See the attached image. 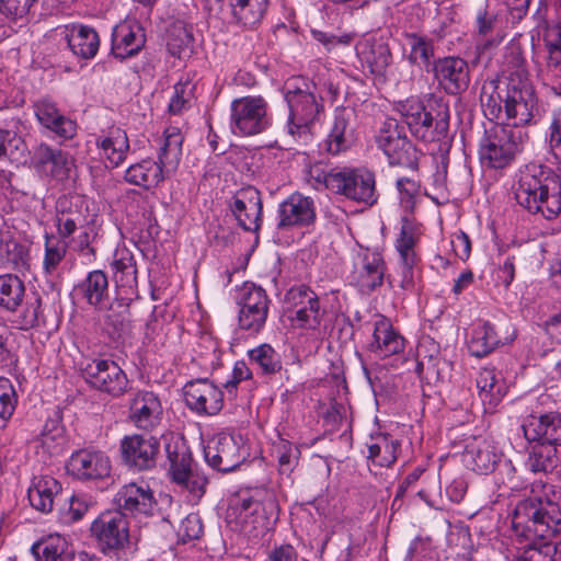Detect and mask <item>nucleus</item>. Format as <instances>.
<instances>
[{"mask_svg": "<svg viewBox=\"0 0 561 561\" xmlns=\"http://www.w3.org/2000/svg\"><path fill=\"white\" fill-rule=\"evenodd\" d=\"M515 199L530 214L556 219L561 215V175L542 165L527 164L520 170Z\"/></svg>", "mask_w": 561, "mask_h": 561, "instance_id": "obj_1", "label": "nucleus"}, {"mask_svg": "<svg viewBox=\"0 0 561 561\" xmlns=\"http://www.w3.org/2000/svg\"><path fill=\"white\" fill-rule=\"evenodd\" d=\"M317 84L305 77H293L284 84V98L289 108L288 134L301 145L312 140L311 126L324 110Z\"/></svg>", "mask_w": 561, "mask_h": 561, "instance_id": "obj_2", "label": "nucleus"}, {"mask_svg": "<svg viewBox=\"0 0 561 561\" xmlns=\"http://www.w3.org/2000/svg\"><path fill=\"white\" fill-rule=\"evenodd\" d=\"M561 525V507L545 496H530L517 503L512 528L516 537L527 540H546L556 536Z\"/></svg>", "mask_w": 561, "mask_h": 561, "instance_id": "obj_3", "label": "nucleus"}, {"mask_svg": "<svg viewBox=\"0 0 561 561\" xmlns=\"http://www.w3.org/2000/svg\"><path fill=\"white\" fill-rule=\"evenodd\" d=\"M168 459V476L188 502L197 504L206 492L208 480L196 469L192 453L181 435L168 432L161 434Z\"/></svg>", "mask_w": 561, "mask_h": 561, "instance_id": "obj_4", "label": "nucleus"}, {"mask_svg": "<svg viewBox=\"0 0 561 561\" xmlns=\"http://www.w3.org/2000/svg\"><path fill=\"white\" fill-rule=\"evenodd\" d=\"M401 112L411 134L424 142H447L449 133V107L435 100L428 108L419 100H408Z\"/></svg>", "mask_w": 561, "mask_h": 561, "instance_id": "obj_5", "label": "nucleus"}, {"mask_svg": "<svg viewBox=\"0 0 561 561\" xmlns=\"http://www.w3.org/2000/svg\"><path fill=\"white\" fill-rule=\"evenodd\" d=\"M525 134L504 124L492 123L480 140L479 156L483 165L503 169L511 164L522 150Z\"/></svg>", "mask_w": 561, "mask_h": 561, "instance_id": "obj_6", "label": "nucleus"}, {"mask_svg": "<svg viewBox=\"0 0 561 561\" xmlns=\"http://www.w3.org/2000/svg\"><path fill=\"white\" fill-rule=\"evenodd\" d=\"M527 442L536 443L526 460L531 472H549L558 465L556 446H561V423H523Z\"/></svg>", "mask_w": 561, "mask_h": 561, "instance_id": "obj_7", "label": "nucleus"}, {"mask_svg": "<svg viewBox=\"0 0 561 561\" xmlns=\"http://www.w3.org/2000/svg\"><path fill=\"white\" fill-rule=\"evenodd\" d=\"M284 313L293 329L317 331L325 316L318 294L308 285L291 286L283 298Z\"/></svg>", "mask_w": 561, "mask_h": 561, "instance_id": "obj_8", "label": "nucleus"}, {"mask_svg": "<svg viewBox=\"0 0 561 561\" xmlns=\"http://www.w3.org/2000/svg\"><path fill=\"white\" fill-rule=\"evenodd\" d=\"M249 457V447L241 435L219 433L204 447L206 462L220 472L236 470Z\"/></svg>", "mask_w": 561, "mask_h": 561, "instance_id": "obj_9", "label": "nucleus"}, {"mask_svg": "<svg viewBox=\"0 0 561 561\" xmlns=\"http://www.w3.org/2000/svg\"><path fill=\"white\" fill-rule=\"evenodd\" d=\"M91 536L105 554H117L129 545V523L121 511H105L91 524Z\"/></svg>", "mask_w": 561, "mask_h": 561, "instance_id": "obj_10", "label": "nucleus"}, {"mask_svg": "<svg viewBox=\"0 0 561 561\" xmlns=\"http://www.w3.org/2000/svg\"><path fill=\"white\" fill-rule=\"evenodd\" d=\"M270 302L265 289L251 282L243 283L237 296L239 328L251 334L259 333L266 323Z\"/></svg>", "mask_w": 561, "mask_h": 561, "instance_id": "obj_11", "label": "nucleus"}, {"mask_svg": "<svg viewBox=\"0 0 561 561\" xmlns=\"http://www.w3.org/2000/svg\"><path fill=\"white\" fill-rule=\"evenodd\" d=\"M377 146L391 165L416 168V151L407 138L404 128L394 118H387L376 136Z\"/></svg>", "mask_w": 561, "mask_h": 561, "instance_id": "obj_12", "label": "nucleus"}, {"mask_svg": "<svg viewBox=\"0 0 561 561\" xmlns=\"http://www.w3.org/2000/svg\"><path fill=\"white\" fill-rule=\"evenodd\" d=\"M274 506V496L265 490H255L253 494L244 492L232 504V508L238 512L242 530L255 536L268 529L266 508L272 510Z\"/></svg>", "mask_w": 561, "mask_h": 561, "instance_id": "obj_13", "label": "nucleus"}, {"mask_svg": "<svg viewBox=\"0 0 561 561\" xmlns=\"http://www.w3.org/2000/svg\"><path fill=\"white\" fill-rule=\"evenodd\" d=\"M270 125L267 103L262 96H243L231 102V128L241 136H253Z\"/></svg>", "mask_w": 561, "mask_h": 561, "instance_id": "obj_14", "label": "nucleus"}, {"mask_svg": "<svg viewBox=\"0 0 561 561\" xmlns=\"http://www.w3.org/2000/svg\"><path fill=\"white\" fill-rule=\"evenodd\" d=\"M400 224V230L394 242L400 259L401 278L399 286L409 290L414 286V271L419 263L415 248L421 237V225L408 216H402Z\"/></svg>", "mask_w": 561, "mask_h": 561, "instance_id": "obj_15", "label": "nucleus"}, {"mask_svg": "<svg viewBox=\"0 0 561 561\" xmlns=\"http://www.w3.org/2000/svg\"><path fill=\"white\" fill-rule=\"evenodd\" d=\"M335 194L373 206L378 199L374 172L366 168L339 169Z\"/></svg>", "mask_w": 561, "mask_h": 561, "instance_id": "obj_16", "label": "nucleus"}, {"mask_svg": "<svg viewBox=\"0 0 561 561\" xmlns=\"http://www.w3.org/2000/svg\"><path fill=\"white\" fill-rule=\"evenodd\" d=\"M81 374L91 387L112 397H119L127 390L126 374L113 360L93 359L82 368Z\"/></svg>", "mask_w": 561, "mask_h": 561, "instance_id": "obj_17", "label": "nucleus"}, {"mask_svg": "<svg viewBox=\"0 0 561 561\" xmlns=\"http://www.w3.org/2000/svg\"><path fill=\"white\" fill-rule=\"evenodd\" d=\"M432 72L438 85L450 95L466 91L470 83L468 62L456 56L437 58L433 62Z\"/></svg>", "mask_w": 561, "mask_h": 561, "instance_id": "obj_18", "label": "nucleus"}, {"mask_svg": "<svg viewBox=\"0 0 561 561\" xmlns=\"http://www.w3.org/2000/svg\"><path fill=\"white\" fill-rule=\"evenodd\" d=\"M124 461L139 471L156 466L160 440L149 433L126 436L121 444Z\"/></svg>", "mask_w": 561, "mask_h": 561, "instance_id": "obj_19", "label": "nucleus"}, {"mask_svg": "<svg viewBox=\"0 0 561 561\" xmlns=\"http://www.w3.org/2000/svg\"><path fill=\"white\" fill-rule=\"evenodd\" d=\"M184 397L187 407L199 415H216L224 405L222 391L206 378L186 382Z\"/></svg>", "mask_w": 561, "mask_h": 561, "instance_id": "obj_20", "label": "nucleus"}, {"mask_svg": "<svg viewBox=\"0 0 561 561\" xmlns=\"http://www.w3.org/2000/svg\"><path fill=\"white\" fill-rule=\"evenodd\" d=\"M230 209L245 231H257L262 217L261 193L253 186L242 187L233 195Z\"/></svg>", "mask_w": 561, "mask_h": 561, "instance_id": "obj_21", "label": "nucleus"}, {"mask_svg": "<svg viewBox=\"0 0 561 561\" xmlns=\"http://www.w3.org/2000/svg\"><path fill=\"white\" fill-rule=\"evenodd\" d=\"M67 468L79 480H101L110 476L111 461L102 451L80 449L70 456Z\"/></svg>", "mask_w": 561, "mask_h": 561, "instance_id": "obj_22", "label": "nucleus"}, {"mask_svg": "<svg viewBox=\"0 0 561 561\" xmlns=\"http://www.w3.org/2000/svg\"><path fill=\"white\" fill-rule=\"evenodd\" d=\"M278 229L305 227L316 219L314 202L300 193L289 195L278 206Z\"/></svg>", "mask_w": 561, "mask_h": 561, "instance_id": "obj_23", "label": "nucleus"}, {"mask_svg": "<svg viewBox=\"0 0 561 561\" xmlns=\"http://www.w3.org/2000/svg\"><path fill=\"white\" fill-rule=\"evenodd\" d=\"M32 163L37 170L49 172L60 182L68 180L75 168V159L69 152L53 148L45 142L34 148Z\"/></svg>", "mask_w": 561, "mask_h": 561, "instance_id": "obj_24", "label": "nucleus"}, {"mask_svg": "<svg viewBox=\"0 0 561 561\" xmlns=\"http://www.w3.org/2000/svg\"><path fill=\"white\" fill-rule=\"evenodd\" d=\"M114 503L124 514H152L156 500L150 486L144 482H130L123 485L115 494Z\"/></svg>", "mask_w": 561, "mask_h": 561, "instance_id": "obj_25", "label": "nucleus"}, {"mask_svg": "<svg viewBox=\"0 0 561 561\" xmlns=\"http://www.w3.org/2000/svg\"><path fill=\"white\" fill-rule=\"evenodd\" d=\"M33 111L39 125L57 137L71 139L76 136V122L65 116L50 98L44 96L33 102Z\"/></svg>", "mask_w": 561, "mask_h": 561, "instance_id": "obj_26", "label": "nucleus"}, {"mask_svg": "<svg viewBox=\"0 0 561 561\" xmlns=\"http://www.w3.org/2000/svg\"><path fill=\"white\" fill-rule=\"evenodd\" d=\"M146 36L141 25L135 21H123L112 32V55L119 59L136 56L145 46Z\"/></svg>", "mask_w": 561, "mask_h": 561, "instance_id": "obj_27", "label": "nucleus"}, {"mask_svg": "<svg viewBox=\"0 0 561 561\" xmlns=\"http://www.w3.org/2000/svg\"><path fill=\"white\" fill-rule=\"evenodd\" d=\"M356 53L363 66L374 76L383 77L391 64L392 55L389 45L381 38L368 37L359 41Z\"/></svg>", "mask_w": 561, "mask_h": 561, "instance_id": "obj_28", "label": "nucleus"}, {"mask_svg": "<svg viewBox=\"0 0 561 561\" xmlns=\"http://www.w3.org/2000/svg\"><path fill=\"white\" fill-rule=\"evenodd\" d=\"M504 114L506 124L515 129L535 122L540 115L535 92L525 91L523 95L505 96Z\"/></svg>", "mask_w": 561, "mask_h": 561, "instance_id": "obj_29", "label": "nucleus"}, {"mask_svg": "<svg viewBox=\"0 0 561 561\" xmlns=\"http://www.w3.org/2000/svg\"><path fill=\"white\" fill-rule=\"evenodd\" d=\"M14 327L22 331L41 330L48 327L46 307L39 294L26 295L15 311H11Z\"/></svg>", "mask_w": 561, "mask_h": 561, "instance_id": "obj_30", "label": "nucleus"}, {"mask_svg": "<svg viewBox=\"0 0 561 561\" xmlns=\"http://www.w3.org/2000/svg\"><path fill=\"white\" fill-rule=\"evenodd\" d=\"M405 339L393 328L389 319L378 316L374 322L369 350L382 357L398 355L404 351Z\"/></svg>", "mask_w": 561, "mask_h": 561, "instance_id": "obj_31", "label": "nucleus"}, {"mask_svg": "<svg viewBox=\"0 0 561 561\" xmlns=\"http://www.w3.org/2000/svg\"><path fill=\"white\" fill-rule=\"evenodd\" d=\"M547 54L546 62L539 65L536 60L538 73L550 82V88L556 95L561 96V31H551L545 37Z\"/></svg>", "mask_w": 561, "mask_h": 561, "instance_id": "obj_32", "label": "nucleus"}, {"mask_svg": "<svg viewBox=\"0 0 561 561\" xmlns=\"http://www.w3.org/2000/svg\"><path fill=\"white\" fill-rule=\"evenodd\" d=\"M358 259L355 266L357 282L363 289L373 291L383 283L386 265L382 255L376 250L363 249Z\"/></svg>", "mask_w": 561, "mask_h": 561, "instance_id": "obj_33", "label": "nucleus"}, {"mask_svg": "<svg viewBox=\"0 0 561 561\" xmlns=\"http://www.w3.org/2000/svg\"><path fill=\"white\" fill-rule=\"evenodd\" d=\"M98 149L112 168L119 167L130 149L127 133L117 126L110 127L95 140Z\"/></svg>", "mask_w": 561, "mask_h": 561, "instance_id": "obj_34", "label": "nucleus"}, {"mask_svg": "<svg viewBox=\"0 0 561 561\" xmlns=\"http://www.w3.org/2000/svg\"><path fill=\"white\" fill-rule=\"evenodd\" d=\"M351 113L346 110H336L330 131L320 148L336 156L346 151L353 144V129L350 124Z\"/></svg>", "mask_w": 561, "mask_h": 561, "instance_id": "obj_35", "label": "nucleus"}, {"mask_svg": "<svg viewBox=\"0 0 561 561\" xmlns=\"http://www.w3.org/2000/svg\"><path fill=\"white\" fill-rule=\"evenodd\" d=\"M66 41L73 55L82 59H91L99 51L100 37L98 32L87 25L73 24L66 27Z\"/></svg>", "mask_w": 561, "mask_h": 561, "instance_id": "obj_36", "label": "nucleus"}, {"mask_svg": "<svg viewBox=\"0 0 561 561\" xmlns=\"http://www.w3.org/2000/svg\"><path fill=\"white\" fill-rule=\"evenodd\" d=\"M61 484L50 476L34 477L27 490L32 507L42 513H49L54 507L55 497L60 493Z\"/></svg>", "mask_w": 561, "mask_h": 561, "instance_id": "obj_37", "label": "nucleus"}, {"mask_svg": "<svg viewBox=\"0 0 561 561\" xmlns=\"http://www.w3.org/2000/svg\"><path fill=\"white\" fill-rule=\"evenodd\" d=\"M371 438L375 442L368 446V467L370 472L377 474L374 468H388L396 462L400 443L389 434L381 432L371 435Z\"/></svg>", "mask_w": 561, "mask_h": 561, "instance_id": "obj_38", "label": "nucleus"}, {"mask_svg": "<svg viewBox=\"0 0 561 561\" xmlns=\"http://www.w3.org/2000/svg\"><path fill=\"white\" fill-rule=\"evenodd\" d=\"M77 290L88 305L99 310L107 308L110 298L108 279L103 271L89 272L87 277L78 285Z\"/></svg>", "mask_w": 561, "mask_h": 561, "instance_id": "obj_39", "label": "nucleus"}, {"mask_svg": "<svg viewBox=\"0 0 561 561\" xmlns=\"http://www.w3.org/2000/svg\"><path fill=\"white\" fill-rule=\"evenodd\" d=\"M404 37L410 47V51L407 56L409 64L432 71L433 62L436 60V41L416 32L405 33Z\"/></svg>", "mask_w": 561, "mask_h": 561, "instance_id": "obj_40", "label": "nucleus"}, {"mask_svg": "<svg viewBox=\"0 0 561 561\" xmlns=\"http://www.w3.org/2000/svg\"><path fill=\"white\" fill-rule=\"evenodd\" d=\"M182 144L183 137L179 128L170 127L164 130V138L156 163L167 176L174 172L180 164Z\"/></svg>", "mask_w": 561, "mask_h": 561, "instance_id": "obj_41", "label": "nucleus"}, {"mask_svg": "<svg viewBox=\"0 0 561 561\" xmlns=\"http://www.w3.org/2000/svg\"><path fill=\"white\" fill-rule=\"evenodd\" d=\"M507 60L506 72V95L518 96L525 91L535 92L528 78L525 59L519 51H512Z\"/></svg>", "mask_w": 561, "mask_h": 561, "instance_id": "obj_42", "label": "nucleus"}, {"mask_svg": "<svg viewBox=\"0 0 561 561\" xmlns=\"http://www.w3.org/2000/svg\"><path fill=\"white\" fill-rule=\"evenodd\" d=\"M165 178L167 175L152 159H144L129 165L124 175V180L127 183L145 190L157 187Z\"/></svg>", "mask_w": 561, "mask_h": 561, "instance_id": "obj_43", "label": "nucleus"}, {"mask_svg": "<svg viewBox=\"0 0 561 561\" xmlns=\"http://www.w3.org/2000/svg\"><path fill=\"white\" fill-rule=\"evenodd\" d=\"M465 457L468 467L481 474L492 472L499 460L494 447L486 439H481L476 444H466Z\"/></svg>", "mask_w": 561, "mask_h": 561, "instance_id": "obj_44", "label": "nucleus"}, {"mask_svg": "<svg viewBox=\"0 0 561 561\" xmlns=\"http://www.w3.org/2000/svg\"><path fill=\"white\" fill-rule=\"evenodd\" d=\"M163 408L159 397L152 391H138L129 402L130 421L161 420Z\"/></svg>", "mask_w": 561, "mask_h": 561, "instance_id": "obj_45", "label": "nucleus"}, {"mask_svg": "<svg viewBox=\"0 0 561 561\" xmlns=\"http://www.w3.org/2000/svg\"><path fill=\"white\" fill-rule=\"evenodd\" d=\"M111 270L116 286L130 289L137 286L136 261L128 249L122 248L114 252Z\"/></svg>", "mask_w": 561, "mask_h": 561, "instance_id": "obj_46", "label": "nucleus"}, {"mask_svg": "<svg viewBox=\"0 0 561 561\" xmlns=\"http://www.w3.org/2000/svg\"><path fill=\"white\" fill-rule=\"evenodd\" d=\"M500 344V337L494 327L488 322L478 323L468 342V350L472 356L484 357L493 352Z\"/></svg>", "mask_w": 561, "mask_h": 561, "instance_id": "obj_47", "label": "nucleus"}, {"mask_svg": "<svg viewBox=\"0 0 561 561\" xmlns=\"http://www.w3.org/2000/svg\"><path fill=\"white\" fill-rule=\"evenodd\" d=\"M32 553L36 561H61L67 558L68 542L59 535H50L32 546Z\"/></svg>", "mask_w": 561, "mask_h": 561, "instance_id": "obj_48", "label": "nucleus"}, {"mask_svg": "<svg viewBox=\"0 0 561 561\" xmlns=\"http://www.w3.org/2000/svg\"><path fill=\"white\" fill-rule=\"evenodd\" d=\"M25 296V286L20 277L12 274L0 275V308L15 311Z\"/></svg>", "mask_w": 561, "mask_h": 561, "instance_id": "obj_49", "label": "nucleus"}, {"mask_svg": "<svg viewBox=\"0 0 561 561\" xmlns=\"http://www.w3.org/2000/svg\"><path fill=\"white\" fill-rule=\"evenodd\" d=\"M268 0H232V15L243 26H253L264 16Z\"/></svg>", "mask_w": 561, "mask_h": 561, "instance_id": "obj_50", "label": "nucleus"}, {"mask_svg": "<svg viewBox=\"0 0 561 561\" xmlns=\"http://www.w3.org/2000/svg\"><path fill=\"white\" fill-rule=\"evenodd\" d=\"M500 81L497 79L484 80L481 92L480 103L484 115L492 122L502 118V103L505 98L499 91Z\"/></svg>", "mask_w": 561, "mask_h": 561, "instance_id": "obj_51", "label": "nucleus"}, {"mask_svg": "<svg viewBox=\"0 0 561 561\" xmlns=\"http://www.w3.org/2000/svg\"><path fill=\"white\" fill-rule=\"evenodd\" d=\"M516 561H561V542L546 540L529 541Z\"/></svg>", "mask_w": 561, "mask_h": 561, "instance_id": "obj_52", "label": "nucleus"}, {"mask_svg": "<svg viewBox=\"0 0 561 561\" xmlns=\"http://www.w3.org/2000/svg\"><path fill=\"white\" fill-rule=\"evenodd\" d=\"M45 254L43 260V271L46 275L53 274L61 261L65 259L68 243L57 236L45 233Z\"/></svg>", "mask_w": 561, "mask_h": 561, "instance_id": "obj_53", "label": "nucleus"}, {"mask_svg": "<svg viewBox=\"0 0 561 561\" xmlns=\"http://www.w3.org/2000/svg\"><path fill=\"white\" fill-rule=\"evenodd\" d=\"M477 388L481 399L489 400V402L500 400L505 393L495 369L491 367L482 368L479 371Z\"/></svg>", "mask_w": 561, "mask_h": 561, "instance_id": "obj_54", "label": "nucleus"}, {"mask_svg": "<svg viewBox=\"0 0 561 561\" xmlns=\"http://www.w3.org/2000/svg\"><path fill=\"white\" fill-rule=\"evenodd\" d=\"M249 356L264 374H274L282 368L279 355L268 344H262L249 351Z\"/></svg>", "mask_w": 561, "mask_h": 561, "instance_id": "obj_55", "label": "nucleus"}, {"mask_svg": "<svg viewBox=\"0 0 561 561\" xmlns=\"http://www.w3.org/2000/svg\"><path fill=\"white\" fill-rule=\"evenodd\" d=\"M195 85L190 81H180L174 85L173 95L169 103V112L180 114L192 106Z\"/></svg>", "mask_w": 561, "mask_h": 561, "instance_id": "obj_56", "label": "nucleus"}, {"mask_svg": "<svg viewBox=\"0 0 561 561\" xmlns=\"http://www.w3.org/2000/svg\"><path fill=\"white\" fill-rule=\"evenodd\" d=\"M397 188L403 210L405 213H413L421 193L419 182L409 178H400L397 180Z\"/></svg>", "mask_w": 561, "mask_h": 561, "instance_id": "obj_57", "label": "nucleus"}, {"mask_svg": "<svg viewBox=\"0 0 561 561\" xmlns=\"http://www.w3.org/2000/svg\"><path fill=\"white\" fill-rule=\"evenodd\" d=\"M308 176V181L314 190L322 191L327 188L335 193L339 169L327 171L320 164H316L309 169Z\"/></svg>", "mask_w": 561, "mask_h": 561, "instance_id": "obj_58", "label": "nucleus"}, {"mask_svg": "<svg viewBox=\"0 0 561 561\" xmlns=\"http://www.w3.org/2000/svg\"><path fill=\"white\" fill-rule=\"evenodd\" d=\"M84 220V216L79 210H61L56 218L58 238L66 240L83 225Z\"/></svg>", "mask_w": 561, "mask_h": 561, "instance_id": "obj_59", "label": "nucleus"}, {"mask_svg": "<svg viewBox=\"0 0 561 561\" xmlns=\"http://www.w3.org/2000/svg\"><path fill=\"white\" fill-rule=\"evenodd\" d=\"M89 510L88 502L78 495H71L67 505L59 510V519L61 523L70 525L83 518Z\"/></svg>", "mask_w": 561, "mask_h": 561, "instance_id": "obj_60", "label": "nucleus"}, {"mask_svg": "<svg viewBox=\"0 0 561 561\" xmlns=\"http://www.w3.org/2000/svg\"><path fill=\"white\" fill-rule=\"evenodd\" d=\"M18 402V397L11 381L5 377H0V419L8 421Z\"/></svg>", "mask_w": 561, "mask_h": 561, "instance_id": "obj_61", "label": "nucleus"}, {"mask_svg": "<svg viewBox=\"0 0 561 561\" xmlns=\"http://www.w3.org/2000/svg\"><path fill=\"white\" fill-rule=\"evenodd\" d=\"M204 526L202 518L196 513H191L185 516L178 528V536L183 542L190 540H197L202 537Z\"/></svg>", "mask_w": 561, "mask_h": 561, "instance_id": "obj_62", "label": "nucleus"}, {"mask_svg": "<svg viewBox=\"0 0 561 561\" xmlns=\"http://www.w3.org/2000/svg\"><path fill=\"white\" fill-rule=\"evenodd\" d=\"M404 561H437V556L428 542L415 539L410 545Z\"/></svg>", "mask_w": 561, "mask_h": 561, "instance_id": "obj_63", "label": "nucleus"}, {"mask_svg": "<svg viewBox=\"0 0 561 561\" xmlns=\"http://www.w3.org/2000/svg\"><path fill=\"white\" fill-rule=\"evenodd\" d=\"M312 37L321 43L328 50L333 49L339 45H350L353 36L351 34L335 35L319 30L311 31Z\"/></svg>", "mask_w": 561, "mask_h": 561, "instance_id": "obj_64", "label": "nucleus"}]
</instances>
